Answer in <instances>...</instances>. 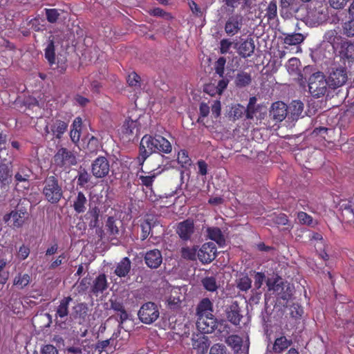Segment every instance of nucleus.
Segmentation results:
<instances>
[{"label":"nucleus","instance_id":"f257e3e1","mask_svg":"<svg viewBox=\"0 0 354 354\" xmlns=\"http://www.w3.org/2000/svg\"><path fill=\"white\" fill-rule=\"evenodd\" d=\"M172 151V146L170 142L163 136L155 134L145 135L140 142L139 154L137 160L140 166V171L146 173L143 170V165L145 160L154 153H170Z\"/></svg>","mask_w":354,"mask_h":354},{"label":"nucleus","instance_id":"f03ea898","mask_svg":"<svg viewBox=\"0 0 354 354\" xmlns=\"http://www.w3.org/2000/svg\"><path fill=\"white\" fill-rule=\"evenodd\" d=\"M42 194L51 204L58 203L64 196L62 184L56 176H48L43 182Z\"/></svg>","mask_w":354,"mask_h":354},{"label":"nucleus","instance_id":"7ed1b4c3","mask_svg":"<svg viewBox=\"0 0 354 354\" xmlns=\"http://www.w3.org/2000/svg\"><path fill=\"white\" fill-rule=\"evenodd\" d=\"M69 122L68 119L60 116L52 118L47 122L44 127L46 136H50L51 140L62 139L64 134L68 131Z\"/></svg>","mask_w":354,"mask_h":354},{"label":"nucleus","instance_id":"20e7f679","mask_svg":"<svg viewBox=\"0 0 354 354\" xmlns=\"http://www.w3.org/2000/svg\"><path fill=\"white\" fill-rule=\"evenodd\" d=\"M308 84L309 93L315 98L324 95L329 85L326 76L320 71L313 73L308 78Z\"/></svg>","mask_w":354,"mask_h":354},{"label":"nucleus","instance_id":"39448f33","mask_svg":"<svg viewBox=\"0 0 354 354\" xmlns=\"http://www.w3.org/2000/svg\"><path fill=\"white\" fill-rule=\"evenodd\" d=\"M160 315L158 306L152 301L143 304L138 312L140 321L147 325L153 324L160 317Z\"/></svg>","mask_w":354,"mask_h":354},{"label":"nucleus","instance_id":"423d86ee","mask_svg":"<svg viewBox=\"0 0 354 354\" xmlns=\"http://www.w3.org/2000/svg\"><path fill=\"white\" fill-rule=\"evenodd\" d=\"M28 217V213L24 207L17 205L10 213L6 214L3 216V221L6 223L11 222L10 226L13 228L21 227L26 218Z\"/></svg>","mask_w":354,"mask_h":354},{"label":"nucleus","instance_id":"0eeeda50","mask_svg":"<svg viewBox=\"0 0 354 354\" xmlns=\"http://www.w3.org/2000/svg\"><path fill=\"white\" fill-rule=\"evenodd\" d=\"M53 160L55 165L60 168H69L77 163L75 154L65 147H62L57 150Z\"/></svg>","mask_w":354,"mask_h":354},{"label":"nucleus","instance_id":"6e6552de","mask_svg":"<svg viewBox=\"0 0 354 354\" xmlns=\"http://www.w3.org/2000/svg\"><path fill=\"white\" fill-rule=\"evenodd\" d=\"M337 56L339 57L340 60L345 62H354V43L348 39H343L340 44L337 46L334 50Z\"/></svg>","mask_w":354,"mask_h":354},{"label":"nucleus","instance_id":"1a4fd4ad","mask_svg":"<svg viewBox=\"0 0 354 354\" xmlns=\"http://www.w3.org/2000/svg\"><path fill=\"white\" fill-rule=\"evenodd\" d=\"M110 171L109 160L102 156L96 158L91 164V173L96 178L107 176Z\"/></svg>","mask_w":354,"mask_h":354},{"label":"nucleus","instance_id":"9d476101","mask_svg":"<svg viewBox=\"0 0 354 354\" xmlns=\"http://www.w3.org/2000/svg\"><path fill=\"white\" fill-rule=\"evenodd\" d=\"M243 17L240 14H232L226 20L224 30L227 36L233 37L237 35L243 25Z\"/></svg>","mask_w":354,"mask_h":354},{"label":"nucleus","instance_id":"9b49d317","mask_svg":"<svg viewBox=\"0 0 354 354\" xmlns=\"http://www.w3.org/2000/svg\"><path fill=\"white\" fill-rule=\"evenodd\" d=\"M196 326L202 333L208 334L215 330L218 326V322L212 313L201 315L197 319Z\"/></svg>","mask_w":354,"mask_h":354},{"label":"nucleus","instance_id":"f8f14e48","mask_svg":"<svg viewBox=\"0 0 354 354\" xmlns=\"http://www.w3.org/2000/svg\"><path fill=\"white\" fill-rule=\"evenodd\" d=\"M185 299V292L183 293L181 289H171L170 292L165 297L166 307L171 310H179L183 301Z\"/></svg>","mask_w":354,"mask_h":354},{"label":"nucleus","instance_id":"ddd939ff","mask_svg":"<svg viewBox=\"0 0 354 354\" xmlns=\"http://www.w3.org/2000/svg\"><path fill=\"white\" fill-rule=\"evenodd\" d=\"M347 78V71L345 66L334 68L328 77L329 86L333 88L339 87L346 83Z\"/></svg>","mask_w":354,"mask_h":354},{"label":"nucleus","instance_id":"4468645a","mask_svg":"<svg viewBox=\"0 0 354 354\" xmlns=\"http://www.w3.org/2000/svg\"><path fill=\"white\" fill-rule=\"evenodd\" d=\"M216 248L214 243H204L197 252V257L203 263H209L216 257Z\"/></svg>","mask_w":354,"mask_h":354},{"label":"nucleus","instance_id":"2eb2a0df","mask_svg":"<svg viewBox=\"0 0 354 354\" xmlns=\"http://www.w3.org/2000/svg\"><path fill=\"white\" fill-rule=\"evenodd\" d=\"M32 175V171L30 168L25 165L19 166L14 175L15 186L17 187L19 184L22 183V187L28 189L29 187L30 178Z\"/></svg>","mask_w":354,"mask_h":354},{"label":"nucleus","instance_id":"dca6fc26","mask_svg":"<svg viewBox=\"0 0 354 354\" xmlns=\"http://www.w3.org/2000/svg\"><path fill=\"white\" fill-rule=\"evenodd\" d=\"M12 164L6 159L0 160V187H6L12 182Z\"/></svg>","mask_w":354,"mask_h":354},{"label":"nucleus","instance_id":"f3484780","mask_svg":"<svg viewBox=\"0 0 354 354\" xmlns=\"http://www.w3.org/2000/svg\"><path fill=\"white\" fill-rule=\"evenodd\" d=\"M100 209L96 203H90L88 209L84 215V218L87 221L91 229L100 227Z\"/></svg>","mask_w":354,"mask_h":354},{"label":"nucleus","instance_id":"a211bd4d","mask_svg":"<svg viewBox=\"0 0 354 354\" xmlns=\"http://www.w3.org/2000/svg\"><path fill=\"white\" fill-rule=\"evenodd\" d=\"M88 315L87 304L80 303L73 306L71 318L79 324H84L88 321Z\"/></svg>","mask_w":354,"mask_h":354},{"label":"nucleus","instance_id":"6ab92c4d","mask_svg":"<svg viewBox=\"0 0 354 354\" xmlns=\"http://www.w3.org/2000/svg\"><path fill=\"white\" fill-rule=\"evenodd\" d=\"M234 47L241 57L247 58L254 53L255 45L253 39L250 37L240 43H234Z\"/></svg>","mask_w":354,"mask_h":354},{"label":"nucleus","instance_id":"aec40b11","mask_svg":"<svg viewBox=\"0 0 354 354\" xmlns=\"http://www.w3.org/2000/svg\"><path fill=\"white\" fill-rule=\"evenodd\" d=\"M270 115L277 122L283 121L286 117L288 118L287 105L279 101L273 103L270 111Z\"/></svg>","mask_w":354,"mask_h":354},{"label":"nucleus","instance_id":"412c9836","mask_svg":"<svg viewBox=\"0 0 354 354\" xmlns=\"http://www.w3.org/2000/svg\"><path fill=\"white\" fill-rule=\"evenodd\" d=\"M139 122L136 120H133L129 118L126 119L122 128H121V133L122 135V138L127 139V140H131V137L133 136L135 133L136 134L139 130Z\"/></svg>","mask_w":354,"mask_h":354},{"label":"nucleus","instance_id":"4be33fe9","mask_svg":"<svg viewBox=\"0 0 354 354\" xmlns=\"http://www.w3.org/2000/svg\"><path fill=\"white\" fill-rule=\"evenodd\" d=\"M147 266L151 268H158L162 263V257L160 250L153 249L147 252L145 256Z\"/></svg>","mask_w":354,"mask_h":354},{"label":"nucleus","instance_id":"5701e85b","mask_svg":"<svg viewBox=\"0 0 354 354\" xmlns=\"http://www.w3.org/2000/svg\"><path fill=\"white\" fill-rule=\"evenodd\" d=\"M226 315L227 320L232 324L239 325L243 315L241 313V308L236 301L232 303L226 309Z\"/></svg>","mask_w":354,"mask_h":354},{"label":"nucleus","instance_id":"b1692460","mask_svg":"<svg viewBox=\"0 0 354 354\" xmlns=\"http://www.w3.org/2000/svg\"><path fill=\"white\" fill-rule=\"evenodd\" d=\"M288 119L291 122L297 121L304 111V104L300 100H293L288 106Z\"/></svg>","mask_w":354,"mask_h":354},{"label":"nucleus","instance_id":"393cba45","mask_svg":"<svg viewBox=\"0 0 354 354\" xmlns=\"http://www.w3.org/2000/svg\"><path fill=\"white\" fill-rule=\"evenodd\" d=\"M280 7L282 13L293 16L299 12L301 4L298 0H280Z\"/></svg>","mask_w":354,"mask_h":354},{"label":"nucleus","instance_id":"a878e982","mask_svg":"<svg viewBox=\"0 0 354 354\" xmlns=\"http://www.w3.org/2000/svg\"><path fill=\"white\" fill-rule=\"evenodd\" d=\"M194 223L189 220H185L178 223L176 229V232L183 240H188L190 239L192 234L194 232Z\"/></svg>","mask_w":354,"mask_h":354},{"label":"nucleus","instance_id":"bb28decb","mask_svg":"<svg viewBox=\"0 0 354 354\" xmlns=\"http://www.w3.org/2000/svg\"><path fill=\"white\" fill-rule=\"evenodd\" d=\"M301 66V62L299 59L297 57H292L289 59L288 61V63L286 64L287 71L289 73V74L294 75H297L298 81L299 82V84L302 85L304 81V75L301 73L299 66Z\"/></svg>","mask_w":354,"mask_h":354},{"label":"nucleus","instance_id":"cd10ccee","mask_svg":"<svg viewBox=\"0 0 354 354\" xmlns=\"http://www.w3.org/2000/svg\"><path fill=\"white\" fill-rule=\"evenodd\" d=\"M71 301L72 298L71 297H64L60 301L55 313L57 319L59 318L60 322H65L68 315V305Z\"/></svg>","mask_w":354,"mask_h":354},{"label":"nucleus","instance_id":"c85d7f7f","mask_svg":"<svg viewBox=\"0 0 354 354\" xmlns=\"http://www.w3.org/2000/svg\"><path fill=\"white\" fill-rule=\"evenodd\" d=\"M308 15L313 21L319 24L326 19L328 17L327 9L322 5H320L310 10L308 12Z\"/></svg>","mask_w":354,"mask_h":354},{"label":"nucleus","instance_id":"c756f323","mask_svg":"<svg viewBox=\"0 0 354 354\" xmlns=\"http://www.w3.org/2000/svg\"><path fill=\"white\" fill-rule=\"evenodd\" d=\"M192 346L198 353H204L207 351L209 346V342L204 335H197L192 339Z\"/></svg>","mask_w":354,"mask_h":354},{"label":"nucleus","instance_id":"7c9ffc66","mask_svg":"<svg viewBox=\"0 0 354 354\" xmlns=\"http://www.w3.org/2000/svg\"><path fill=\"white\" fill-rule=\"evenodd\" d=\"M292 344V339H288L286 336L282 335L275 339L272 350L275 353H281L290 346Z\"/></svg>","mask_w":354,"mask_h":354},{"label":"nucleus","instance_id":"2f4dec72","mask_svg":"<svg viewBox=\"0 0 354 354\" xmlns=\"http://www.w3.org/2000/svg\"><path fill=\"white\" fill-rule=\"evenodd\" d=\"M207 232L208 237L214 241L220 247L225 245V239L220 228L216 227H208Z\"/></svg>","mask_w":354,"mask_h":354},{"label":"nucleus","instance_id":"473e14b6","mask_svg":"<svg viewBox=\"0 0 354 354\" xmlns=\"http://www.w3.org/2000/svg\"><path fill=\"white\" fill-rule=\"evenodd\" d=\"M44 57L50 66H53L54 64H55L56 55L53 37H49L48 44L44 49Z\"/></svg>","mask_w":354,"mask_h":354},{"label":"nucleus","instance_id":"72a5a7b5","mask_svg":"<svg viewBox=\"0 0 354 354\" xmlns=\"http://www.w3.org/2000/svg\"><path fill=\"white\" fill-rule=\"evenodd\" d=\"M86 203L87 199L85 194L80 191L73 200V207L76 213L81 214L85 212Z\"/></svg>","mask_w":354,"mask_h":354},{"label":"nucleus","instance_id":"f704fd0d","mask_svg":"<svg viewBox=\"0 0 354 354\" xmlns=\"http://www.w3.org/2000/svg\"><path fill=\"white\" fill-rule=\"evenodd\" d=\"M131 264L128 257L122 258L115 268V274L120 277H126L130 272Z\"/></svg>","mask_w":354,"mask_h":354},{"label":"nucleus","instance_id":"c9c22d12","mask_svg":"<svg viewBox=\"0 0 354 354\" xmlns=\"http://www.w3.org/2000/svg\"><path fill=\"white\" fill-rule=\"evenodd\" d=\"M111 307L118 313V316L120 318L119 326L121 327L123 322L129 317V315L125 310L123 304L116 300H111Z\"/></svg>","mask_w":354,"mask_h":354},{"label":"nucleus","instance_id":"e433bc0d","mask_svg":"<svg viewBox=\"0 0 354 354\" xmlns=\"http://www.w3.org/2000/svg\"><path fill=\"white\" fill-rule=\"evenodd\" d=\"M343 39L341 35H338V32L335 30H329L326 31L324 35V40L330 44L334 50Z\"/></svg>","mask_w":354,"mask_h":354},{"label":"nucleus","instance_id":"4c0bfd02","mask_svg":"<svg viewBox=\"0 0 354 354\" xmlns=\"http://www.w3.org/2000/svg\"><path fill=\"white\" fill-rule=\"evenodd\" d=\"M156 225V222L153 220L145 219L140 223L141 235L140 239L145 241L151 235L153 237L152 228Z\"/></svg>","mask_w":354,"mask_h":354},{"label":"nucleus","instance_id":"58836bf2","mask_svg":"<svg viewBox=\"0 0 354 354\" xmlns=\"http://www.w3.org/2000/svg\"><path fill=\"white\" fill-rule=\"evenodd\" d=\"M225 343L232 348L234 353H238L243 345V339L237 335H229L225 339Z\"/></svg>","mask_w":354,"mask_h":354},{"label":"nucleus","instance_id":"ea45409f","mask_svg":"<svg viewBox=\"0 0 354 354\" xmlns=\"http://www.w3.org/2000/svg\"><path fill=\"white\" fill-rule=\"evenodd\" d=\"M287 309L290 317L295 320V322L300 320L304 314V310L301 305L298 303H292L288 304Z\"/></svg>","mask_w":354,"mask_h":354},{"label":"nucleus","instance_id":"a19ab883","mask_svg":"<svg viewBox=\"0 0 354 354\" xmlns=\"http://www.w3.org/2000/svg\"><path fill=\"white\" fill-rule=\"evenodd\" d=\"M251 82L252 77L250 73L240 71L236 75L234 83L237 87L243 88L248 86Z\"/></svg>","mask_w":354,"mask_h":354},{"label":"nucleus","instance_id":"79ce46f5","mask_svg":"<svg viewBox=\"0 0 354 354\" xmlns=\"http://www.w3.org/2000/svg\"><path fill=\"white\" fill-rule=\"evenodd\" d=\"M304 40V36L301 33L284 34L283 43L289 46L300 44Z\"/></svg>","mask_w":354,"mask_h":354},{"label":"nucleus","instance_id":"37998d69","mask_svg":"<svg viewBox=\"0 0 354 354\" xmlns=\"http://www.w3.org/2000/svg\"><path fill=\"white\" fill-rule=\"evenodd\" d=\"M198 317L203 315L211 314L212 311V304L210 300L207 298L203 299L197 306Z\"/></svg>","mask_w":354,"mask_h":354},{"label":"nucleus","instance_id":"c03bdc74","mask_svg":"<svg viewBox=\"0 0 354 354\" xmlns=\"http://www.w3.org/2000/svg\"><path fill=\"white\" fill-rule=\"evenodd\" d=\"M222 2L221 10L227 14L232 15L239 7L241 0H223Z\"/></svg>","mask_w":354,"mask_h":354},{"label":"nucleus","instance_id":"a18cd8bd","mask_svg":"<svg viewBox=\"0 0 354 354\" xmlns=\"http://www.w3.org/2000/svg\"><path fill=\"white\" fill-rule=\"evenodd\" d=\"M76 178L77 185L80 187H84L85 185L91 180V176L85 169H82L78 171Z\"/></svg>","mask_w":354,"mask_h":354},{"label":"nucleus","instance_id":"49530a36","mask_svg":"<svg viewBox=\"0 0 354 354\" xmlns=\"http://www.w3.org/2000/svg\"><path fill=\"white\" fill-rule=\"evenodd\" d=\"M127 82L129 86L134 88V90L141 88V77L136 72H132L128 75Z\"/></svg>","mask_w":354,"mask_h":354},{"label":"nucleus","instance_id":"de8ad7c7","mask_svg":"<svg viewBox=\"0 0 354 354\" xmlns=\"http://www.w3.org/2000/svg\"><path fill=\"white\" fill-rule=\"evenodd\" d=\"M266 285L268 288H283V279L277 274L273 273L271 277L267 278Z\"/></svg>","mask_w":354,"mask_h":354},{"label":"nucleus","instance_id":"09e8293b","mask_svg":"<svg viewBox=\"0 0 354 354\" xmlns=\"http://www.w3.org/2000/svg\"><path fill=\"white\" fill-rule=\"evenodd\" d=\"M197 249L194 247H183L181 248L180 254L182 258L187 260H195L196 257Z\"/></svg>","mask_w":354,"mask_h":354},{"label":"nucleus","instance_id":"8fccbe9b","mask_svg":"<svg viewBox=\"0 0 354 354\" xmlns=\"http://www.w3.org/2000/svg\"><path fill=\"white\" fill-rule=\"evenodd\" d=\"M31 281V277L26 273H19L15 278L14 283L20 286L21 288L28 286Z\"/></svg>","mask_w":354,"mask_h":354},{"label":"nucleus","instance_id":"3c124183","mask_svg":"<svg viewBox=\"0 0 354 354\" xmlns=\"http://www.w3.org/2000/svg\"><path fill=\"white\" fill-rule=\"evenodd\" d=\"M244 114L246 115V111L245 108L243 105L237 104L232 108L231 116L234 120L241 118Z\"/></svg>","mask_w":354,"mask_h":354},{"label":"nucleus","instance_id":"603ef678","mask_svg":"<svg viewBox=\"0 0 354 354\" xmlns=\"http://www.w3.org/2000/svg\"><path fill=\"white\" fill-rule=\"evenodd\" d=\"M237 288H252V280L247 274L241 273L237 279Z\"/></svg>","mask_w":354,"mask_h":354},{"label":"nucleus","instance_id":"864d4df0","mask_svg":"<svg viewBox=\"0 0 354 354\" xmlns=\"http://www.w3.org/2000/svg\"><path fill=\"white\" fill-rule=\"evenodd\" d=\"M106 227L110 235H117L119 233V229L115 224V220L113 216H109L107 218Z\"/></svg>","mask_w":354,"mask_h":354},{"label":"nucleus","instance_id":"5fc2aeb1","mask_svg":"<svg viewBox=\"0 0 354 354\" xmlns=\"http://www.w3.org/2000/svg\"><path fill=\"white\" fill-rule=\"evenodd\" d=\"M256 102V97H251L250 98L248 104L247 106V108L245 109L247 119H253L254 115L256 112V109L254 108Z\"/></svg>","mask_w":354,"mask_h":354},{"label":"nucleus","instance_id":"6e6d98bb","mask_svg":"<svg viewBox=\"0 0 354 354\" xmlns=\"http://www.w3.org/2000/svg\"><path fill=\"white\" fill-rule=\"evenodd\" d=\"M45 12L47 21L51 24L55 23L60 15L58 10L55 8H46Z\"/></svg>","mask_w":354,"mask_h":354},{"label":"nucleus","instance_id":"4d7b16f0","mask_svg":"<svg viewBox=\"0 0 354 354\" xmlns=\"http://www.w3.org/2000/svg\"><path fill=\"white\" fill-rule=\"evenodd\" d=\"M277 13V2L275 1H272L268 6L266 8V17H268V20L274 19Z\"/></svg>","mask_w":354,"mask_h":354},{"label":"nucleus","instance_id":"13d9d810","mask_svg":"<svg viewBox=\"0 0 354 354\" xmlns=\"http://www.w3.org/2000/svg\"><path fill=\"white\" fill-rule=\"evenodd\" d=\"M281 292L279 294L278 300L279 303H281L283 305L288 306L292 295V289H286V291H283L284 289H281Z\"/></svg>","mask_w":354,"mask_h":354},{"label":"nucleus","instance_id":"bf43d9fd","mask_svg":"<svg viewBox=\"0 0 354 354\" xmlns=\"http://www.w3.org/2000/svg\"><path fill=\"white\" fill-rule=\"evenodd\" d=\"M177 160L178 163L183 167H186L191 164V159L188 155V152L185 149L180 150L178 152Z\"/></svg>","mask_w":354,"mask_h":354},{"label":"nucleus","instance_id":"052dcab7","mask_svg":"<svg viewBox=\"0 0 354 354\" xmlns=\"http://www.w3.org/2000/svg\"><path fill=\"white\" fill-rule=\"evenodd\" d=\"M226 64V59L224 57H221L215 62L214 69L216 73H217L221 77H223L225 71V66Z\"/></svg>","mask_w":354,"mask_h":354},{"label":"nucleus","instance_id":"680f3d73","mask_svg":"<svg viewBox=\"0 0 354 354\" xmlns=\"http://www.w3.org/2000/svg\"><path fill=\"white\" fill-rule=\"evenodd\" d=\"M138 179L140 180V184L147 187H151L156 177L155 174L151 176H143L137 174Z\"/></svg>","mask_w":354,"mask_h":354},{"label":"nucleus","instance_id":"e2e57ef3","mask_svg":"<svg viewBox=\"0 0 354 354\" xmlns=\"http://www.w3.org/2000/svg\"><path fill=\"white\" fill-rule=\"evenodd\" d=\"M297 218L299 222L302 225L310 226L313 224V217L304 212H298Z\"/></svg>","mask_w":354,"mask_h":354},{"label":"nucleus","instance_id":"0e129e2a","mask_svg":"<svg viewBox=\"0 0 354 354\" xmlns=\"http://www.w3.org/2000/svg\"><path fill=\"white\" fill-rule=\"evenodd\" d=\"M92 282L93 286L91 288H106L107 286L106 278L104 274L98 275Z\"/></svg>","mask_w":354,"mask_h":354},{"label":"nucleus","instance_id":"69168bd1","mask_svg":"<svg viewBox=\"0 0 354 354\" xmlns=\"http://www.w3.org/2000/svg\"><path fill=\"white\" fill-rule=\"evenodd\" d=\"M209 354H227V351L223 344H216L211 347Z\"/></svg>","mask_w":354,"mask_h":354},{"label":"nucleus","instance_id":"338daca9","mask_svg":"<svg viewBox=\"0 0 354 354\" xmlns=\"http://www.w3.org/2000/svg\"><path fill=\"white\" fill-rule=\"evenodd\" d=\"M344 32L348 37L354 36V19L344 24Z\"/></svg>","mask_w":354,"mask_h":354},{"label":"nucleus","instance_id":"774afa93","mask_svg":"<svg viewBox=\"0 0 354 354\" xmlns=\"http://www.w3.org/2000/svg\"><path fill=\"white\" fill-rule=\"evenodd\" d=\"M341 150L346 153H350L354 151V138H351L345 143L342 145Z\"/></svg>","mask_w":354,"mask_h":354}]
</instances>
